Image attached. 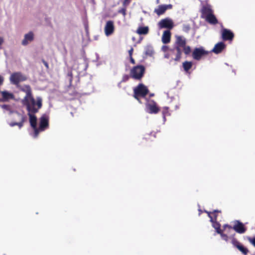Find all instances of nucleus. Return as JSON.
I'll return each mask as SVG.
<instances>
[{
  "label": "nucleus",
  "mask_w": 255,
  "mask_h": 255,
  "mask_svg": "<svg viewBox=\"0 0 255 255\" xmlns=\"http://www.w3.org/2000/svg\"><path fill=\"white\" fill-rule=\"evenodd\" d=\"M144 71V66L142 65L136 66L131 69L130 76L134 79H140L143 76Z\"/></svg>",
  "instance_id": "5"
},
{
  "label": "nucleus",
  "mask_w": 255,
  "mask_h": 255,
  "mask_svg": "<svg viewBox=\"0 0 255 255\" xmlns=\"http://www.w3.org/2000/svg\"><path fill=\"white\" fill-rule=\"evenodd\" d=\"M154 53V50L152 46L147 45L144 48V54L146 55L151 56Z\"/></svg>",
  "instance_id": "24"
},
{
  "label": "nucleus",
  "mask_w": 255,
  "mask_h": 255,
  "mask_svg": "<svg viewBox=\"0 0 255 255\" xmlns=\"http://www.w3.org/2000/svg\"><path fill=\"white\" fill-rule=\"evenodd\" d=\"M134 97L141 103L139 97H144L148 92V89L142 84H139L134 89Z\"/></svg>",
  "instance_id": "4"
},
{
  "label": "nucleus",
  "mask_w": 255,
  "mask_h": 255,
  "mask_svg": "<svg viewBox=\"0 0 255 255\" xmlns=\"http://www.w3.org/2000/svg\"><path fill=\"white\" fill-rule=\"evenodd\" d=\"M213 227L214 228V229L216 230V232L218 234H221L222 232V231L220 229V224L217 222H214L212 225Z\"/></svg>",
  "instance_id": "27"
},
{
  "label": "nucleus",
  "mask_w": 255,
  "mask_h": 255,
  "mask_svg": "<svg viewBox=\"0 0 255 255\" xmlns=\"http://www.w3.org/2000/svg\"><path fill=\"white\" fill-rule=\"evenodd\" d=\"M0 101H1V99H0Z\"/></svg>",
  "instance_id": "48"
},
{
  "label": "nucleus",
  "mask_w": 255,
  "mask_h": 255,
  "mask_svg": "<svg viewBox=\"0 0 255 255\" xmlns=\"http://www.w3.org/2000/svg\"><path fill=\"white\" fill-rule=\"evenodd\" d=\"M119 13H122L124 16H125L126 15V7L121 8L118 11Z\"/></svg>",
  "instance_id": "30"
},
{
  "label": "nucleus",
  "mask_w": 255,
  "mask_h": 255,
  "mask_svg": "<svg viewBox=\"0 0 255 255\" xmlns=\"http://www.w3.org/2000/svg\"><path fill=\"white\" fill-rule=\"evenodd\" d=\"M159 28L172 29L174 26L173 21L169 18H166L161 20L158 23Z\"/></svg>",
  "instance_id": "10"
},
{
  "label": "nucleus",
  "mask_w": 255,
  "mask_h": 255,
  "mask_svg": "<svg viewBox=\"0 0 255 255\" xmlns=\"http://www.w3.org/2000/svg\"><path fill=\"white\" fill-rule=\"evenodd\" d=\"M222 37L224 40H231L234 37V34L231 30L224 28L222 31Z\"/></svg>",
  "instance_id": "16"
},
{
  "label": "nucleus",
  "mask_w": 255,
  "mask_h": 255,
  "mask_svg": "<svg viewBox=\"0 0 255 255\" xmlns=\"http://www.w3.org/2000/svg\"><path fill=\"white\" fill-rule=\"evenodd\" d=\"M171 38V32L169 30H165L163 32L162 36V42L164 44H167L170 42Z\"/></svg>",
  "instance_id": "18"
},
{
  "label": "nucleus",
  "mask_w": 255,
  "mask_h": 255,
  "mask_svg": "<svg viewBox=\"0 0 255 255\" xmlns=\"http://www.w3.org/2000/svg\"><path fill=\"white\" fill-rule=\"evenodd\" d=\"M121 83H122V82H121L120 83H119L118 84V87H121Z\"/></svg>",
  "instance_id": "45"
},
{
  "label": "nucleus",
  "mask_w": 255,
  "mask_h": 255,
  "mask_svg": "<svg viewBox=\"0 0 255 255\" xmlns=\"http://www.w3.org/2000/svg\"><path fill=\"white\" fill-rule=\"evenodd\" d=\"M230 238L232 239L231 243L234 247L237 248L244 255H246L248 253L249 250L248 249L241 245L234 236H232Z\"/></svg>",
  "instance_id": "12"
},
{
  "label": "nucleus",
  "mask_w": 255,
  "mask_h": 255,
  "mask_svg": "<svg viewBox=\"0 0 255 255\" xmlns=\"http://www.w3.org/2000/svg\"><path fill=\"white\" fill-rule=\"evenodd\" d=\"M48 116L46 114L43 115L40 118V125L39 127L37 128L38 134L41 131H44L48 128Z\"/></svg>",
  "instance_id": "8"
},
{
  "label": "nucleus",
  "mask_w": 255,
  "mask_h": 255,
  "mask_svg": "<svg viewBox=\"0 0 255 255\" xmlns=\"http://www.w3.org/2000/svg\"><path fill=\"white\" fill-rule=\"evenodd\" d=\"M12 114H13V118L14 121L9 123V126L13 127L17 126L19 129L21 128L23 126L24 123L26 121V116L24 113H19L14 112Z\"/></svg>",
  "instance_id": "3"
},
{
  "label": "nucleus",
  "mask_w": 255,
  "mask_h": 255,
  "mask_svg": "<svg viewBox=\"0 0 255 255\" xmlns=\"http://www.w3.org/2000/svg\"><path fill=\"white\" fill-rule=\"evenodd\" d=\"M130 2V0H124V1L123 2V5L125 7H126L129 4Z\"/></svg>",
  "instance_id": "34"
},
{
  "label": "nucleus",
  "mask_w": 255,
  "mask_h": 255,
  "mask_svg": "<svg viewBox=\"0 0 255 255\" xmlns=\"http://www.w3.org/2000/svg\"><path fill=\"white\" fill-rule=\"evenodd\" d=\"M68 75L69 76H70V81H71V80H71L72 73H68Z\"/></svg>",
  "instance_id": "43"
},
{
  "label": "nucleus",
  "mask_w": 255,
  "mask_h": 255,
  "mask_svg": "<svg viewBox=\"0 0 255 255\" xmlns=\"http://www.w3.org/2000/svg\"><path fill=\"white\" fill-rule=\"evenodd\" d=\"M34 33L32 31H29L24 35L23 39L21 41V44L24 46H27L32 42L34 40Z\"/></svg>",
  "instance_id": "13"
},
{
  "label": "nucleus",
  "mask_w": 255,
  "mask_h": 255,
  "mask_svg": "<svg viewBox=\"0 0 255 255\" xmlns=\"http://www.w3.org/2000/svg\"><path fill=\"white\" fill-rule=\"evenodd\" d=\"M3 42V39L1 37H0V48H1V45L2 44Z\"/></svg>",
  "instance_id": "39"
},
{
  "label": "nucleus",
  "mask_w": 255,
  "mask_h": 255,
  "mask_svg": "<svg viewBox=\"0 0 255 255\" xmlns=\"http://www.w3.org/2000/svg\"><path fill=\"white\" fill-rule=\"evenodd\" d=\"M0 106L1 107V108L3 109L4 112H7L9 114L14 113V111L12 110L11 107L10 105H0Z\"/></svg>",
  "instance_id": "25"
},
{
  "label": "nucleus",
  "mask_w": 255,
  "mask_h": 255,
  "mask_svg": "<svg viewBox=\"0 0 255 255\" xmlns=\"http://www.w3.org/2000/svg\"><path fill=\"white\" fill-rule=\"evenodd\" d=\"M170 48H169L168 46H166V45H163L162 46V48H161V49L165 53H166L168 50L169 49H170Z\"/></svg>",
  "instance_id": "33"
},
{
  "label": "nucleus",
  "mask_w": 255,
  "mask_h": 255,
  "mask_svg": "<svg viewBox=\"0 0 255 255\" xmlns=\"http://www.w3.org/2000/svg\"><path fill=\"white\" fill-rule=\"evenodd\" d=\"M156 103L153 101H148L146 104V111L149 114H156L159 111Z\"/></svg>",
  "instance_id": "11"
},
{
  "label": "nucleus",
  "mask_w": 255,
  "mask_h": 255,
  "mask_svg": "<svg viewBox=\"0 0 255 255\" xmlns=\"http://www.w3.org/2000/svg\"><path fill=\"white\" fill-rule=\"evenodd\" d=\"M132 52H133V49H132V48H131V49H130V50H129V51H128V52H129V55H130V56H131V55H132Z\"/></svg>",
  "instance_id": "41"
},
{
  "label": "nucleus",
  "mask_w": 255,
  "mask_h": 255,
  "mask_svg": "<svg viewBox=\"0 0 255 255\" xmlns=\"http://www.w3.org/2000/svg\"><path fill=\"white\" fill-rule=\"evenodd\" d=\"M26 80V77L20 72H15L12 74L9 78L11 84L17 85L20 82Z\"/></svg>",
  "instance_id": "6"
},
{
  "label": "nucleus",
  "mask_w": 255,
  "mask_h": 255,
  "mask_svg": "<svg viewBox=\"0 0 255 255\" xmlns=\"http://www.w3.org/2000/svg\"><path fill=\"white\" fill-rule=\"evenodd\" d=\"M202 13L205 15V17L213 14V11L210 6H205L202 8Z\"/></svg>",
  "instance_id": "22"
},
{
  "label": "nucleus",
  "mask_w": 255,
  "mask_h": 255,
  "mask_svg": "<svg viewBox=\"0 0 255 255\" xmlns=\"http://www.w3.org/2000/svg\"><path fill=\"white\" fill-rule=\"evenodd\" d=\"M220 234L221 238L223 240H224V241H225L227 242H228L229 238L227 235L223 234L222 232L221 233V234Z\"/></svg>",
  "instance_id": "29"
},
{
  "label": "nucleus",
  "mask_w": 255,
  "mask_h": 255,
  "mask_svg": "<svg viewBox=\"0 0 255 255\" xmlns=\"http://www.w3.org/2000/svg\"><path fill=\"white\" fill-rule=\"evenodd\" d=\"M208 213V216L209 217H210V221L211 222H212V223H213L214 222H215L214 221V219L213 218V217L211 216L210 215V213Z\"/></svg>",
  "instance_id": "37"
},
{
  "label": "nucleus",
  "mask_w": 255,
  "mask_h": 255,
  "mask_svg": "<svg viewBox=\"0 0 255 255\" xmlns=\"http://www.w3.org/2000/svg\"><path fill=\"white\" fill-rule=\"evenodd\" d=\"M190 27L189 25H184L183 27V30L184 31L186 32H188V31L190 30Z\"/></svg>",
  "instance_id": "32"
},
{
  "label": "nucleus",
  "mask_w": 255,
  "mask_h": 255,
  "mask_svg": "<svg viewBox=\"0 0 255 255\" xmlns=\"http://www.w3.org/2000/svg\"><path fill=\"white\" fill-rule=\"evenodd\" d=\"M114 30L115 26L114 21L112 20L107 21L104 28L105 35L107 36L112 35L114 33Z\"/></svg>",
  "instance_id": "14"
},
{
  "label": "nucleus",
  "mask_w": 255,
  "mask_h": 255,
  "mask_svg": "<svg viewBox=\"0 0 255 255\" xmlns=\"http://www.w3.org/2000/svg\"><path fill=\"white\" fill-rule=\"evenodd\" d=\"M192 66V62L185 61L183 63V67L186 72H187Z\"/></svg>",
  "instance_id": "26"
},
{
  "label": "nucleus",
  "mask_w": 255,
  "mask_h": 255,
  "mask_svg": "<svg viewBox=\"0 0 255 255\" xmlns=\"http://www.w3.org/2000/svg\"><path fill=\"white\" fill-rule=\"evenodd\" d=\"M44 65H45V66H46L47 67H48V64H47V62H44Z\"/></svg>",
  "instance_id": "44"
},
{
  "label": "nucleus",
  "mask_w": 255,
  "mask_h": 255,
  "mask_svg": "<svg viewBox=\"0 0 255 255\" xmlns=\"http://www.w3.org/2000/svg\"><path fill=\"white\" fill-rule=\"evenodd\" d=\"M129 78V76L128 75H124L123 76V78H122V80L121 81V82H125L126 81H127Z\"/></svg>",
  "instance_id": "31"
},
{
  "label": "nucleus",
  "mask_w": 255,
  "mask_h": 255,
  "mask_svg": "<svg viewBox=\"0 0 255 255\" xmlns=\"http://www.w3.org/2000/svg\"><path fill=\"white\" fill-rule=\"evenodd\" d=\"M23 91L26 93V95L22 100V103L26 107L28 115L29 118L30 126L33 128L34 132L32 135L34 138L38 136V130L37 128V119L34 114L38 112L42 107V99L38 97L36 100L32 95L31 91L29 86H25V89Z\"/></svg>",
  "instance_id": "1"
},
{
  "label": "nucleus",
  "mask_w": 255,
  "mask_h": 255,
  "mask_svg": "<svg viewBox=\"0 0 255 255\" xmlns=\"http://www.w3.org/2000/svg\"><path fill=\"white\" fill-rule=\"evenodd\" d=\"M172 7V5L170 4L160 5L157 8L154 9V12L158 15H160L164 13L167 9H171Z\"/></svg>",
  "instance_id": "15"
},
{
  "label": "nucleus",
  "mask_w": 255,
  "mask_h": 255,
  "mask_svg": "<svg viewBox=\"0 0 255 255\" xmlns=\"http://www.w3.org/2000/svg\"><path fill=\"white\" fill-rule=\"evenodd\" d=\"M170 53H174V55L175 56L174 58H172L170 61L174 60L175 61H179L180 60L182 53L180 52V51H178L173 48L170 49Z\"/></svg>",
  "instance_id": "19"
},
{
  "label": "nucleus",
  "mask_w": 255,
  "mask_h": 255,
  "mask_svg": "<svg viewBox=\"0 0 255 255\" xmlns=\"http://www.w3.org/2000/svg\"><path fill=\"white\" fill-rule=\"evenodd\" d=\"M232 226H230V225H225L224 226V229H226V228H228L229 229H232Z\"/></svg>",
  "instance_id": "40"
},
{
  "label": "nucleus",
  "mask_w": 255,
  "mask_h": 255,
  "mask_svg": "<svg viewBox=\"0 0 255 255\" xmlns=\"http://www.w3.org/2000/svg\"><path fill=\"white\" fill-rule=\"evenodd\" d=\"M174 53H170V49L164 54V57L166 59L172 58V55H174Z\"/></svg>",
  "instance_id": "28"
},
{
  "label": "nucleus",
  "mask_w": 255,
  "mask_h": 255,
  "mask_svg": "<svg viewBox=\"0 0 255 255\" xmlns=\"http://www.w3.org/2000/svg\"><path fill=\"white\" fill-rule=\"evenodd\" d=\"M175 38L173 48L181 53L184 52L186 55H189L191 52V48L187 45L186 38L180 35H175Z\"/></svg>",
  "instance_id": "2"
},
{
  "label": "nucleus",
  "mask_w": 255,
  "mask_h": 255,
  "mask_svg": "<svg viewBox=\"0 0 255 255\" xmlns=\"http://www.w3.org/2000/svg\"><path fill=\"white\" fill-rule=\"evenodd\" d=\"M153 95H154L153 94H151L150 95V96L152 97V96H153Z\"/></svg>",
  "instance_id": "46"
},
{
  "label": "nucleus",
  "mask_w": 255,
  "mask_h": 255,
  "mask_svg": "<svg viewBox=\"0 0 255 255\" xmlns=\"http://www.w3.org/2000/svg\"><path fill=\"white\" fill-rule=\"evenodd\" d=\"M130 62L132 64H134L135 63V61H134V59L132 58L131 56H130Z\"/></svg>",
  "instance_id": "42"
},
{
  "label": "nucleus",
  "mask_w": 255,
  "mask_h": 255,
  "mask_svg": "<svg viewBox=\"0 0 255 255\" xmlns=\"http://www.w3.org/2000/svg\"><path fill=\"white\" fill-rule=\"evenodd\" d=\"M209 52L205 50L203 47L195 48L192 53L193 58L196 60H200L202 57L208 55Z\"/></svg>",
  "instance_id": "7"
},
{
  "label": "nucleus",
  "mask_w": 255,
  "mask_h": 255,
  "mask_svg": "<svg viewBox=\"0 0 255 255\" xmlns=\"http://www.w3.org/2000/svg\"><path fill=\"white\" fill-rule=\"evenodd\" d=\"M205 19L207 22L212 24H216L218 23V20L213 14L206 17Z\"/></svg>",
  "instance_id": "23"
},
{
  "label": "nucleus",
  "mask_w": 255,
  "mask_h": 255,
  "mask_svg": "<svg viewBox=\"0 0 255 255\" xmlns=\"http://www.w3.org/2000/svg\"><path fill=\"white\" fill-rule=\"evenodd\" d=\"M234 225L232 229L237 233L242 234L245 233L247 231V228L245 225L240 221L235 220L233 222Z\"/></svg>",
  "instance_id": "9"
},
{
  "label": "nucleus",
  "mask_w": 255,
  "mask_h": 255,
  "mask_svg": "<svg viewBox=\"0 0 255 255\" xmlns=\"http://www.w3.org/2000/svg\"><path fill=\"white\" fill-rule=\"evenodd\" d=\"M3 77L0 76V85H2L3 82Z\"/></svg>",
  "instance_id": "38"
},
{
  "label": "nucleus",
  "mask_w": 255,
  "mask_h": 255,
  "mask_svg": "<svg viewBox=\"0 0 255 255\" xmlns=\"http://www.w3.org/2000/svg\"><path fill=\"white\" fill-rule=\"evenodd\" d=\"M249 240L250 242L255 247V239H252L251 238H249Z\"/></svg>",
  "instance_id": "35"
},
{
  "label": "nucleus",
  "mask_w": 255,
  "mask_h": 255,
  "mask_svg": "<svg viewBox=\"0 0 255 255\" xmlns=\"http://www.w3.org/2000/svg\"><path fill=\"white\" fill-rule=\"evenodd\" d=\"M2 96L1 101H6L9 99L13 98V95L12 93H9L7 91H2L1 92Z\"/></svg>",
  "instance_id": "21"
},
{
  "label": "nucleus",
  "mask_w": 255,
  "mask_h": 255,
  "mask_svg": "<svg viewBox=\"0 0 255 255\" xmlns=\"http://www.w3.org/2000/svg\"><path fill=\"white\" fill-rule=\"evenodd\" d=\"M218 212V211H217V210H215L214 211V212Z\"/></svg>",
  "instance_id": "47"
},
{
  "label": "nucleus",
  "mask_w": 255,
  "mask_h": 255,
  "mask_svg": "<svg viewBox=\"0 0 255 255\" xmlns=\"http://www.w3.org/2000/svg\"><path fill=\"white\" fill-rule=\"evenodd\" d=\"M225 48V44L223 42L217 43L212 51L216 54H219Z\"/></svg>",
  "instance_id": "17"
},
{
  "label": "nucleus",
  "mask_w": 255,
  "mask_h": 255,
  "mask_svg": "<svg viewBox=\"0 0 255 255\" xmlns=\"http://www.w3.org/2000/svg\"><path fill=\"white\" fill-rule=\"evenodd\" d=\"M167 108H166V111H163V119L164 120H165V116L167 114Z\"/></svg>",
  "instance_id": "36"
},
{
  "label": "nucleus",
  "mask_w": 255,
  "mask_h": 255,
  "mask_svg": "<svg viewBox=\"0 0 255 255\" xmlns=\"http://www.w3.org/2000/svg\"><path fill=\"white\" fill-rule=\"evenodd\" d=\"M149 32L148 26H139L136 32L139 35H146Z\"/></svg>",
  "instance_id": "20"
}]
</instances>
